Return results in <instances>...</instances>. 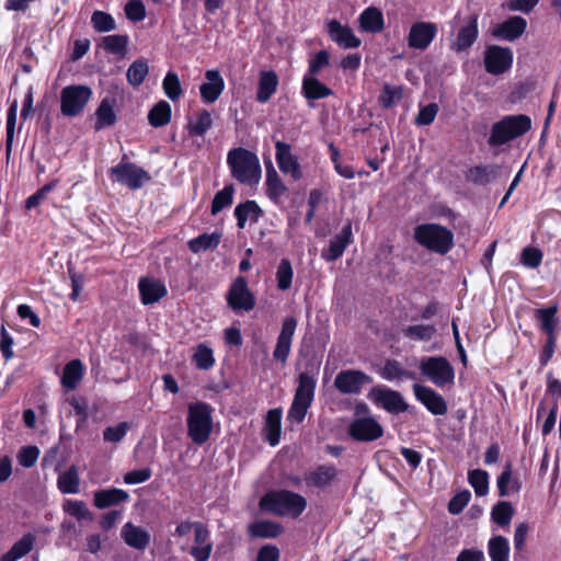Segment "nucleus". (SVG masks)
I'll return each instance as SVG.
<instances>
[{"mask_svg":"<svg viewBox=\"0 0 561 561\" xmlns=\"http://www.w3.org/2000/svg\"><path fill=\"white\" fill-rule=\"evenodd\" d=\"M502 175L503 168L500 165H477L468 171L467 179L476 185H486Z\"/></svg>","mask_w":561,"mask_h":561,"instance_id":"obj_25","label":"nucleus"},{"mask_svg":"<svg viewBox=\"0 0 561 561\" xmlns=\"http://www.w3.org/2000/svg\"><path fill=\"white\" fill-rule=\"evenodd\" d=\"M468 480L478 496H484L489 490L488 472L481 469L469 471Z\"/></svg>","mask_w":561,"mask_h":561,"instance_id":"obj_54","label":"nucleus"},{"mask_svg":"<svg viewBox=\"0 0 561 561\" xmlns=\"http://www.w3.org/2000/svg\"><path fill=\"white\" fill-rule=\"evenodd\" d=\"M16 111H18V103L14 101L8 111L7 116V139H5V153L9 158L12 151L13 146V139H14V130H15V124H16Z\"/></svg>","mask_w":561,"mask_h":561,"instance_id":"obj_58","label":"nucleus"},{"mask_svg":"<svg viewBox=\"0 0 561 561\" xmlns=\"http://www.w3.org/2000/svg\"><path fill=\"white\" fill-rule=\"evenodd\" d=\"M298 321L295 317H286L282 322V329L277 336L273 357L275 360L285 364L290 354L291 341L297 329Z\"/></svg>","mask_w":561,"mask_h":561,"instance_id":"obj_14","label":"nucleus"},{"mask_svg":"<svg viewBox=\"0 0 561 561\" xmlns=\"http://www.w3.org/2000/svg\"><path fill=\"white\" fill-rule=\"evenodd\" d=\"M301 92L308 101L324 99L333 94L328 85L313 76L304 77Z\"/></svg>","mask_w":561,"mask_h":561,"instance_id":"obj_28","label":"nucleus"},{"mask_svg":"<svg viewBox=\"0 0 561 561\" xmlns=\"http://www.w3.org/2000/svg\"><path fill=\"white\" fill-rule=\"evenodd\" d=\"M438 105L436 103H430L426 106H423L420 108L416 117H415V124L417 126H427L431 125L437 113H438Z\"/></svg>","mask_w":561,"mask_h":561,"instance_id":"obj_63","label":"nucleus"},{"mask_svg":"<svg viewBox=\"0 0 561 561\" xmlns=\"http://www.w3.org/2000/svg\"><path fill=\"white\" fill-rule=\"evenodd\" d=\"M276 161L279 170L285 174H290L294 180H299L302 175L298 159L290 151V146L277 140L275 144Z\"/></svg>","mask_w":561,"mask_h":561,"instance_id":"obj_18","label":"nucleus"},{"mask_svg":"<svg viewBox=\"0 0 561 561\" xmlns=\"http://www.w3.org/2000/svg\"><path fill=\"white\" fill-rule=\"evenodd\" d=\"M205 78L207 81L199 87L202 100L205 103H214L221 95L225 89V81L216 69L207 70Z\"/></svg>","mask_w":561,"mask_h":561,"instance_id":"obj_20","label":"nucleus"},{"mask_svg":"<svg viewBox=\"0 0 561 561\" xmlns=\"http://www.w3.org/2000/svg\"><path fill=\"white\" fill-rule=\"evenodd\" d=\"M62 508L65 513L72 516L78 522L93 520V513L89 510L87 503L81 500H66Z\"/></svg>","mask_w":561,"mask_h":561,"instance_id":"obj_47","label":"nucleus"},{"mask_svg":"<svg viewBox=\"0 0 561 561\" xmlns=\"http://www.w3.org/2000/svg\"><path fill=\"white\" fill-rule=\"evenodd\" d=\"M471 497L468 490H463L455 494L448 503V511L453 515H458L467 506Z\"/></svg>","mask_w":561,"mask_h":561,"instance_id":"obj_64","label":"nucleus"},{"mask_svg":"<svg viewBox=\"0 0 561 561\" xmlns=\"http://www.w3.org/2000/svg\"><path fill=\"white\" fill-rule=\"evenodd\" d=\"M414 240L431 252L445 255L454 247V233L439 224H421L414 228Z\"/></svg>","mask_w":561,"mask_h":561,"instance_id":"obj_3","label":"nucleus"},{"mask_svg":"<svg viewBox=\"0 0 561 561\" xmlns=\"http://www.w3.org/2000/svg\"><path fill=\"white\" fill-rule=\"evenodd\" d=\"M436 34V24L432 22H415L410 28L408 45L410 48L425 50L434 41Z\"/></svg>","mask_w":561,"mask_h":561,"instance_id":"obj_16","label":"nucleus"},{"mask_svg":"<svg viewBox=\"0 0 561 561\" xmlns=\"http://www.w3.org/2000/svg\"><path fill=\"white\" fill-rule=\"evenodd\" d=\"M277 287L280 290H287L291 286L293 267L287 259H283L276 272Z\"/></svg>","mask_w":561,"mask_h":561,"instance_id":"obj_60","label":"nucleus"},{"mask_svg":"<svg viewBox=\"0 0 561 561\" xmlns=\"http://www.w3.org/2000/svg\"><path fill=\"white\" fill-rule=\"evenodd\" d=\"M92 96L88 85H67L60 92V111L64 116L79 115Z\"/></svg>","mask_w":561,"mask_h":561,"instance_id":"obj_6","label":"nucleus"},{"mask_svg":"<svg viewBox=\"0 0 561 561\" xmlns=\"http://www.w3.org/2000/svg\"><path fill=\"white\" fill-rule=\"evenodd\" d=\"M195 546L191 549V556L195 561H207L213 551V543L209 540V530L203 524L195 525Z\"/></svg>","mask_w":561,"mask_h":561,"instance_id":"obj_23","label":"nucleus"},{"mask_svg":"<svg viewBox=\"0 0 561 561\" xmlns=\"http://www.w3.org/2000/svg\"><path fill=\"white\" fill-rule=\"evenodd\" d=\"M149 72V66L146 59L140 58L135 60L127 69V81L133 87H139L146 79Z\"/></svg>","mask_w":561,"mask_h":561,"instance_id":"obj_49","label":"nucleus"},{"mask_svg":"<svg viewBox=\"0 0 561 561\" xmlns=\"http://www.w3.org/2000/svg\"><path fill=\"white\" fill-rule=\"evenodd\" d=\"M287 187L280 180L273 165L266 168V194L270 199L278 204Z\"/></svg>","mask_w":561,"mask_h":561,"instance_id":"obj_38","label":"nucleus"},{"mask_svg":"<svg viewBox=\"0 0 561 561\" xmlns=\"http://www.w3.org/2000/svg\"><path fill=\"white\" fill-rule=\"evenodd\" d=\"M352 242V224L347 222L333 239H331L329 248L323 250L321 256L329 262L341 257L346 247Z\"/></svg>","mask_w":561,"mask_h":561,"instance_id":"obj_22","label":"nucleus"},{"mask_svg":"<svg viewBox=\"0 0 561 561\" xmlns=\"http://www.w3.org/2000/svg\"><path fill=\"white\" fill-rule=\"evenodd\" d=\"M402 334L413 342H430L437 334V329L434 324H413L404 327Z\"/></svg>","mask_w":561,"mask_h":561,"instance_id":"obj_39","label":"nucleus"},{"mask_svg":"<svg viewBox=\"0 0 561 561\" xmlns=\"http://www.w3.org/2000/svg\"><path fill=\"white\" fill-rule=\"evenodd\" d=\"M531 128V119L525 114L507 115L494 123L488 144L491 147L502 146L525 135Z\"/></svg>","mask_w":561,"mask_h":561,"instance_id":"obj_4","label":"nucleus"},{"mask_svg":"<svg viewBox=\"0 0 561 561\" xmlns=\"http://www.w3.org/2000/svg\"><path fill=\"white\" fill-rule=\"evenodd\" d=\"M402 94L403 90L401 87L386 83L379 96V104L385 108H389L402 99Z\"/></svg>","mask_w":561,"mask_h":561,"instance_id":"obj_59","label":"nucleus"},{"mask_svg":"<svg viewBox=\"0 0 561 561\" xmlns=\"http://www.w3.org/2000/svg\"><path fill=\"white\" fill-rule=\"evenodd\" d=\"M261 215L262 209L255 201H247L234 208V216L237 218V226L239 229H243L245 227L248 219L256 222Z\"/></svg>","mask_w":561,"mask_h":561,"instance_id":"obj_34","label":"nucleus"},{"mask_svg":"<svg viewBox=\"0 0 561 561\" xmlns=\"http://www.w3.org/2000/svg\"><path fill=\"white\" fill-rule=\"evenodd\" d=\"M233 185H227L221 191L217 192L211 202V215H217L224 208L229 207L233 202Z\"/></svg>","mask_w":561,"mask_h":561,"instance_id":"obj_53","label":"nucleus"},{"mask_svg":"<svg viewBox=\"0 0 561 561\" xmlns=\"http://www.w3.org/2000/svg\"><path fill=\"white\" fill-rule=\"evenodd\" d=\"M381 376L387 380L393 379H414L415 374L402 368L401 364L394 359H388L381 369Z\"/></svg>","mask_w":561,"mask_h":561,"instance_id":"obj_51","label":"nucleus"},{"mask_svg":"<svg viewBox=\"0 0 561 561\" xmlns=\"http://www.w3.org/2000/svg\"><path fill=\"white\" fill-rule=\"evenodd\" d=\"M282 410L272 409L266 414L265 431L266 439L271 446H276L280 439Z\"/></svg>","mask_w":561,"mask_h":561,"instance_id":"obj_37","label":"nucleus"},{"mask_svg":"<svg viewBox=\"0 0 561 561\" xmlns=\"http://www.w3.org/2000/svg\"><path fill=\"white\" fill-rule=\"evenodd\" d=\"M138 288L144 305H152L168 294L167 287L161 280L149 277L141 278Z\"/></svg>","mask_w":561,"mask_h":561,"instance_id":"obj_24","label":"nucleus"},{"mask_svg":"<svg viewBox=\"0 0 561 561\" xmlns=\"http://www.w3.org/2000/svg\"><path fill=\"white\" fill-rule=\"evenodd\" d=\"M129 428L130 425L127 422H121L115 426H107L103 431V439L107 443H121L126 436Z\"/></svg>","mask_w":561,"mask_h":561,"instance_id":"obj_61","label":"nucleus"},{"mask_svg":"<svg viewBox=\"0 0 561 561\" xmlns=\"http://www.w3.org/2000/svg\"><path fill=\"white\" fill-rule=\"evenodd\" d=\"M479 36L478 15L471 14L463 20L459 27L456 39L450 44L455 53L467 51L476 43Z\"/></svg>","mask_w":561,"mask_h":561,"instance_id":"obj_15","label":"nucleus"},{"mask_svg":"<svg viewBox=\"0 0 561 561\" xmlns=\"http://www.w3.org/2000/svg\"><path fill=\"white\" fill-rule=\"evenodd\" d=\"M413 391L415 398L425 405L434 415H444L447 412L445 399L430 387L414 383Z\"/></svg>","mask_w":561,"mask_h":561,"instance_id":"obj_17","label":"nucleus"},{"mask_svg":"<svg viewBox=\"0 0 561 561\" xmlns=\"http://www.w3.org/2000/svg\"><path fill=\"white\" fill-rule=\"evenodd\" d=\"M162 88L165 95L173 102H176L183 95V89L180 82V78L173 71H169L165 75L162 82Z\"/></svg>","mask_w":561,"mask_h":561,"instance_id":"obj_52","label":"nucleus"},{"mask_svg":"<svg viewBox=\"0 0 561 561\" xmlns=\"http://www.w3.org/2000/svg\"><path fill=\"white\" fill-rule=\"evenodd\" d=\"M371 381V377L362 370L346 369L336 375L334 387L343 394H359L363 387Z\"/></svg>","mask_w":561,"mask_h":561,"instance_id":"obj_11","label":"nucleus"},{"mask_svg":"<svg viewBox=\"0 0 561 561\" xmlns=\"http://www.w3.org/2000/svg\"><path fill=\"white\" fill-rule=\"evenodd\" d=\"M228 306L236 312H249L255 307V297L249 289L245 277L239 276L227 293Z\"/></svg>","mask_w":561,"mask_h":561,"instance_id":"obj_9","label":"nucleus"},{"mask_svg":"<svg viewBox=\"0 0 561 561\" xmlns=\"http://www.w3.org/2000/svg\"><path fill=\"white\" fill-rule=\"evenodd\" d=\"M83 377V365L80 359H72L62 370L61 385L68 390H75Z\"/></svg>","mask_w":561,"mask_h":561,"instance_id":"obj_36","label":"nucleus"},{"mask_svg":"<svg viewBox=\"0 0 561 561\" xmlns=\"http://www.w3.org/2000/svg\"><path fill=\"white\" fill-rule=\"evenodd\" d=\"M94 505L104 510L113 505H117L129 500V494L122 489H104L94 492Z\"/></svg>","mask_w":561,"mask_h":561,"instance_id":"obj_27","label":"nucleus"},{"mask_svg":"<svg viewBox=\"0 0 561 561\" xmlns=\"http://www.w3.org/2000/svg\"><path fill=\"white\" fill-rule=\"evenodd\" d=\"M527 27V21L522 16H511L506 21L497 24L492 35L496 38L513 42L520 37Z\"/></svg>","mask_w":561,"mask_h":561,"instance_id":"obj_19","label":"nucleus"},{"mask_svg":"<svg viewBox=\"0 0 561 561\" xmlns=\"http://www.w3.org/2000/svg\"><path fill=\"white\" fill-rule=\"evenodd\" d=\"M328 32L330 38L343 48H357L360 45V39L355 36L352 28L347 25L341 24L336 20H331L328 23Z\"/></svg>","mask_w":561,"mask_h":561,"instance_id":"obj_21","label":"nucleus"},{"mask_svg":"<svg viewBox=\"0 0 561 561\" xmlns=\"http://www.w3.org/2000/svg\"><path fill=\"white\" fill-rule=\"evenodd\" d=\"M369 398L389 413L399 414L409 409L402 394L389 388L375 387L371 389Z\"/></svg>","mask_w":561,"mask_h":561,"instance_id":"obj_12","label":"nucleus"},{"mask_svg":"<svg viewBox=\"0 0 561 561\" xmlns=\"http://www.w3.org/2000/svg\"><path fill=\"white\" fill-rule=\"evenodd\" d=\"M278 85V76L274 70H263L260 72L256 100L260 103H266L276 92Z\"/></svg>","mask_w":561,"mask_h":561,"instance_id":"obj_29","label":"nucleus"},{"mask_svg":"<svg viewBox=\"0 0 561 561\" xmlns=\"http://www.w3.org/2000/svg\"><path fill=\"white\" fill-rule=\"evenodd\" d=\"M513 64V51L508 47L489 46L484 51L486 72L499 76L506 72Z\"/></svg>","mask_w":561,"mask_h":561,"instance_id":"obj_10","label":"nucleus"},{"mask_svg":"<svg viewBox=\"0 0 561 561\" xmlns=\"http://www.w3.org/2000/svg\"><path fill=\"white\" fill-rule=\"evenodd\" d=\"M348 434L357 442H374L383 435V428L373 416L356 417L348 426Z\"/></svg>","mask_w":561,"mask_h":561,"instance_id":"obj_13","label":"nucleus"},{"mask_svg":"<svg viewBox=\"0 0 561 561\" xmlns=\"http://www.w3.org/2000/svg\"><path fill=\"white\" fill-rule=\"evenodd\" d=\"M127 35H107L102 38L101 46L110 54L124 56L127 49Z\"/></svg>","mask_w":561,"mask_h":561,"instance_id":"obj_50","label":"nucleus"},{"mask_svg":"<svg viewBox=\"0 0 561 561\" xmlns=\"http://www.w3.org/2000/svg\"><path fill=\"white\" fill-rule=\"evenodd\" d=\"M193 362L195 363L198 369H210L215 364L213 350L205 344L197 345L196 351L193 355Z\"/></svg>","mask_w":561,"mask_h":561,"instance_id":"obj_55","label":"nucleus"},{"mask_svg":"<svg viewBox=\"0 0 561 561\" xmlns=\"http://www.w3.org/2000/svg\"><path fill=\"white\" fill-rule=\"evenodd\" d=\"M488 552L491 561H510L508 540L503 536H495L489 540Z\"/></svg>","mask_w":561,"mask_h":561,"instance_id":"obj_46","label":"nucleus"},{"mask_svg":"<svg viewBox=\"0 0 561 561\" xmlns=\"http://www.w3.org/2000/svg\"><path fill=\"white\" fill-rule=\"evenodd\" d=\"M314 390L316 378L307 371L300 373L294 399L312 403Z\"/></svg>","mask_w":561,"mask_h":561,"instance_id":"obj_41","label":"nucleus"},{"mask_svg":"<svg viewBox=\"0 0 561 561\" xmlns=\"http://www.w3.org/2000/svg\"><path fill=\"white\" fill-rule=\"evenodd\" d=\"M514 508L510 502H500L492 510V519L500 526L504 527L511 523Z\"/></svg>","mask_w":561,"mask_h":561,"instance_id":"obj_56","label":"nucleus"},{"mask_svg":"<svg viewBox=\"0 0 561 561\" xmlns=\"http://www.w3.org/2000/svg\"><path fill=\"white\" fill-rule=\"evenodd\" d=\"M57 485L60 492L64 494L79 493L80 478L76 466H71L65 472L59 474Z\"/></svg>","mask_w":561,"mask_h":561,"instance_id":"obj_40","label":"nucleus"},{"mask_svg":"<svg viewBox=\"0 0 561 561\" xmlns=\"http://www.w3.org/2000/svg\"><path fill=\"white\" fill-rule=\"evenodd\" d=\"M360 28L368 33H379L385 27L382 12L376 7H368L359 15Z\"/></svg>","mask_w":561,"mask_h":561,"instance_id":"obj_30","label":"nucleus"},{"mask_svg":"<svg viewBox=\"0 0 561 561\" xmlns=\"http://www.w3.org/2000/svg\"><path fill=\"white\" fill-rule=\"evenodd\" d=\"M227 163L231 175L240 183L254 185L261 179V165L255 153L244 148H234L228 152Z\"/></svg>","mask_w":561,"mask_h":561,"instance_id":"obj_2","label":"nucleus"},{"mask_svg":"<svg viewBox=\"0 0 561 561\" xmlns=\"http://www.w3.org/2000/svg\"><path fill=\"white\" fill-rule=\"evenodd\" d=\"M114 98H104L95 111L96 122L94 128L101 130L104 127L113 126L116 122Z\"/></svg>","mask_w":561,"mask_h":561,"instance_id":"obj_32","label":"nucleus"},{"mask_svg":"<svg viewBox=\"0 0 561 561\" xmlns=\"http://www.w3.org/2000/svg\"><path fill=\"white\" fill-rule=\"evenodd\" d=\"M496 484L501 496H508L513 493L519 492L520 482L517 478H513L511 462L506 463L504 467V470L497 478Z\"/></svg>","mask_w":561,"mask_h":561,"instance_id":"obj_42","label":"nucleus"},{"mask_svg":"<svg viewBox=\"0 0 561 561\" xmlns=\"http://www.w3.org/2000/svg\"><path fill=\"white\" fill-rule=\"evenodd\" d=\"M558 307L550 306L535 310V319L539 322V328L547 336H556Z\"/></svg>","mask_w":561,"mask_h":561,"instance_id":"obj_33","label":"nucleus"},{"mask_svg":"<svg viewBox=\"0 0 561 561\" xmlns=\"http://www.w3.org/2000/svg\"><path fill=\"white\" fill-rule=\"evenodd\" d=\"M213 126V118L207 110H201L195 121H190L187 131L190 136H204Z\"/></svg>","mask_w":561,"mask_h":561,"instance_id":"obj_48","label":"nucleus"},{"mask_svg":"<svg viewBox=\"0 0 561 561\" xmlns=\"http://www.w3.org/2000/svg\"><path fill=\"white\" fill-rule=\"evenodd\" d=\"M336 474L337 471L333 466H319L308 473L305 480L309 486L324 488L335 479Z\"/></svg>","mask_w":561,"mask_h":561,"instance_id":"obj_35","label":"nucleus"},{"mask_svg":"<svg viewBox=\"0 0 561 561\" xmlns=\"http://www.w3.org/2000/svg\"><path fill=\"white\" fill-rule=\"evenodd\" d=\"M172 115L171 105L167 101H159L148 113V122L154 127H162L170 123Z\"/></svg>","mask_w":561,"mask_h":561,"instance_id":"obj_43","label":"nucleus"},{"mask_svg":"<svg viewBox=\"0 0 561 561\" xmlns=\"http://www.w3.org/2000/svg\"><path fill=\"white\" fill-rule=\"evenodd\" d=\"M121 536L129 547L137 550L146 549L150 542L149 533L133 523L123 526Z\"/></svg>","mask_w":561,"mask_h":561,"instance_id":"obj_26","label":"nucleus"},{"mask_svg":"<svg viewBox=\"0 0 561 561\" xmlns=\"http://www.w3.org/2000/svg\"><path fill=\"white\" fill-rule=\"evenodd\" d=\"M283 531V527L272 520H260L249 526V534L256 538H276Z\"/></svg>","mask_w":561,"mask_h":561,"instance_id":"obj_44","label":"nucleus"},{"mask_svg":"<svg viewBox=\"0 0 561 561\" xmlns=\"http://www.w3.org/2000/svg\"><path fill=\"white\" fill-rule=\"evenodd\" d=\"M111 175L116 182L126 185L130 190L141 188L151 180L150 174L135 163L126 161V156L122 161L110 169Z\"/></svg>","mask_w":561,"mask_h":561,"instance_id":"obj_7","label":"nucleus"},{"mask_svg":"<svg viewBox=\"0 0 561 561\" xmlns=\"http://www.w3.org/2000/svg\"><path fill=\"white\" fill-rule=\"evenodd\" d=\"M420 370L438 387L451 383L455 378L453 366L443 356L423 357L420 362Z\"/></svg>","mask_w":561,"mask_h":561,"instance_id":"obj_8","label":"nucleus"},{"mask_svg":"<svg viewBox=\"0 0 561 561\" xmlns=\"http://www.w3.org/2000/svg\"><path fill=\"white\" fill-rule=\"evenodd\" d=\"M209 404L196 402L188 405L187 434L197 445L206 443L213 431V417Z\"/></svg>","mask_w":561,"mask_h":561,"instance_id":"obj_5","label":"nucleus"},{"mask_svg":"<svg viewBox=\"0 0 561 561\" xmlns=\"http://www.w3.org/2000/svg\"><path fill=\"white\" fill-rule=\"evenodd\" d=\"M259 506L270 514L297 518L307 507L306 499L293 491L278 490L270 491L260 500Z\"/></svg>","mask_w":561,"mask_h":561,"instance_id":"obj_1","label":"nucleus"},{"mask_svg":"<svg viewBox=\"0 0 561 561\" xmlns=\"http://www.w3.org/2000/svg\"><path fill=\"white\" fill-rule=\"evenodd\" d=\"M92 26L96 32L105 33L116 28L113 16L104 11H94L91 16Z\"/></svg>","mask_w":561,"mask_h":561,"instance_id":"obj_57","label":"nucleus"},{"mask_svg":"<svg viewBox=\"0 0 561 561\" xmlns=\"http://www.w3.org/2000/svg\"><path fill=\"white\" fill-rule=\"evenodd\" d=\"M221 240V233L213 232V233H203L197 238H194L188 241V249L193 253H199L202 251L215 250Z\"/></svg>","mask_w":561,"mask_h":561,"instance_id":"obj_45","label":"nucleus"},{"mask_svg":"<svg viewBox=\"0 0 561 561\" xmlns=\"http://www.w3.org/2000/svg\"><path fill=\"white\" fill-rule=\"evenodd\" d=\"M36 538L33 534H25L19 539L11 549L3 553L0 561H18L28 554L35 545Z\"/></svg>","mask_w":561,"mask_h":561,"instance_id":"obj_31","label":"nucleus"},{"mask_svg":"<svg viewBox=\"0 0 561 561\" xmlns=\"http://www.w3.org/2000/svg\"><path fill=\"white\" fill-rule=\"evenodd\" d=\"M330 62V54L327 50L318 51L314 57L309 61L308 71L305 76H313L317 77L319 72L329 66Z\"/></svg>","mask_w":561,"mask_h":561,"instance_id":"obj_62","label":"nucleus"}]
</instances>
